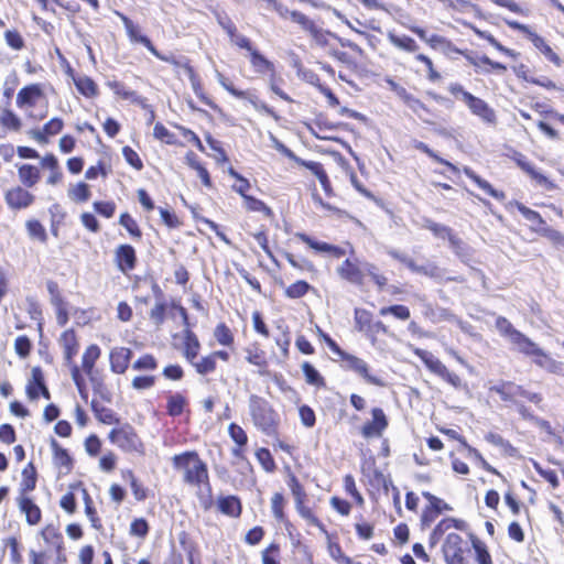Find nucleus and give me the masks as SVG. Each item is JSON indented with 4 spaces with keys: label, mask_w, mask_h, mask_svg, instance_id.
<instances>
[{
    "label": "nucleus",
    "mask_w": 564,
    "mask_h": 564,
    "mask_svg": "<svg viewBox=\"0 0 564 564\" xmlns=\"http://www.w3.org/2000/svg\"><path fill=\"white\" fill-rule=\"evenodd\" d=\"M174 467L183 473V480L192 486L206 485L209 478L206 464L196 452H186L173 457Z\"/></svg>",
    "instance_id": "obj_1"
},
{
    "label": "nucleus",
    "mask_w": 564,
    "mask_h": 564,
    "mask_svg": "<svg viewBox=\"0 0 564 564\" xmlns=\"http://www.w3.org/2000/svg\"><path fill=\"white\" fill-rule=\"evenodd\" d=\"M249 411L257 429L268 435L275 432L279 415L268 401L258 395H251L249 399Z\"/></svg>",
    "instance_id": "obj_2"
},
{
    "label": "nucleus",
    "mask_w": 564,
    "mask_h": 564,
    "mask_svg": "<svg viewBox=\"0 0 564 564\" xmlns=\"http://www.w3.org/2000/svg\"><path fill=\"white\" fill-rule=\"evenodd\" d=\"M116 14L120 18L126 29L129 41L132 44H141L147 47L155 57L164 62H171V58L162 55L158 52V50L153 46L151 40L142 33L141 28L131 21L128 17H126L121 12H116Z\"/></svg>",
    "instance_id": "obj_3"
},
{
    "label": "nucleus",
    "mask_w": 564,
    "mask_h": 564,
    "mask_svg": "<svg viewBox=\"0 0 564 564\" xmlns=\"http://www.w3.org/2000/svg\"><path fill=\"white\" fill-rule=\"evenodd\" d=\"M109 440L126 452H140L142 443L134 432L133 427L124 424L118 429H113L109 433Z\"/></svg>",
    "instance_id": "obj_4"
},
{
    "label": "nucleus",
    "mask_w": 564,
    "mask_h": 564,
    "mask_svg": "<svg viewBox=\"0 0 564 564\" xmlns=\"http://www.w3.org/2000/svg\"><path fill=\"white\" fill-rule=\"evenodd\" d=\"M414 354L424 362V365L435 375L440 376L448 383L454 387H459L460 378L448 371L445 365L436 358L432 352L416 348L414 349Z\"/></svg>",
    "instance_id": "obj_5"
},
{
    "label": "nucleus",
    "mask_w": 564,
    "mask_h": 564,
    "mask_svg": "<svg viewBox=\"0 0 564 564\" xmlns=\"http://www.w3.org/2000/svg\"><path fill=\"white\" fill-rule=\"evenodd\" d=\"M340 358L344 362V368L346 370L354 371L355 373L360 376L367 383L378 387L384 386V382L381 378L370 372V368L364 359L345 351L343 352Z\"/></svg>",
    "instance_id": "obj_6"
},
{
    "label": "nucleus",
    "mask_w": 564,
    "mask_h": 564,
    "mask_svg": "<svg viewBox=\"0 0 564 564\" xmlns=\"http://www.w3.org/2000/svg\"><path fill=\"white\" fill-rule=\"evenodd\" d=\"M464 102L473 115L479 117L485 123L495 126L497 123L496 111L482 99L471 95H464Z\"/></svg>",
    "instance_id": "obj_7"
},
{
    "label": "nucleus",
    "mask_w": 564,
    "mask_h": 564,
    "mask_svg": "<svg viewBox=\"0 0 564 564\" xmlns=\"http://www.w3.org/2000/svg\"><path fill=\"white\" fill-rule=\"evenodd\" d=\"M371 414L372 420L367 422L361 429V434L366 438L380 437L388 426V419L382 409L375 408Z\"/></svg>",
    "instance_id": "obj_8"
},
{
    "label": "nucleus",
    "mask_w": 564,
    "mask_h": 564,
    "mask_svg": "<svg viewBox=\"0 0 564 564\" xmlns=\"http://www.w3.org/2000/svg\"><path fill=\"white\" fill-rule=\"evenodd\" d=\"M43 96L42 86L40 84H31L20 89L15 102L21 109H30L33 108Z\"/></svg>",
    "instance_id": "obj_9"
},
{
    "label": "nucleus",
    "mask_w": 564,
    "mask_h": 564,
    "mask_svg": "<svg viewBox=\"0 0 564 564\" xmlns=\"http://www.w3.org/2000/svg\"><path fill=\"white\" fill-rule=\"evenodd\" d=\"M463 539L456 533H449L446 536L443 552L447 564H463Z\"/></svg>",
    "instance_id": "obj_10"
},
{
    "label": "nucleus",
    "mask_w": 564,
    "mask_h": 564,
    "mask_svg": "<svg viewBox=\"0 0 564 564\" xmlns=\"http://www.w3.org/2000/svg\"><path fill=\"white\" fill-rule=\"evenodd\" d=\"M6 203L12 209H23L34 202V196L21 186H15L6 192Z\"/></svg>",
    "instance_id": "obj_11"
},
{
    "label": "nucleus",
    "mask_w": 564,
    "mask_h": 564,
    "mask_svg": "<svg viewBox=\"0 0 564 564\" xmlns=\"http://www.w3.org/2000/svg\"><path fill=\"white\" fill-rule=\"evenodd\" d=\"M58 344L63 349V356L66 365H72L79 347L75 332L73 329L64 330L58 338Z\"/></svg>",
    "instance_id": "obj_12"
},
{
    "label": "nucleus",
    "mask_w": 564,
    "mask_h": 564,
    "mask_svg": "<svg viewBox=\"0 0 564 564\" xmlns=\"http://www.w3.org/2000/svg\"><path fill=\"white\" fill-rule=\"evenodd\" d=\"M132 351L127 347H116L110 352V367L116 373H124L129 367Z\"/></svg>",
    "instance_id": "obj_13"
},
{
    "label": "nucleus",
    "mask_w": 564,
    "mask_h": 564,
    "mask_svg": "<svg viewBox=\"0 0 564 564\" xmlns=\"http://www.w3.org/2000/svg\"><path fill=\"white\" fill-rule=\"evenodd\" d=\"M18 506L20 511L25 514V520L30 525H35L41 521V509L31 498L25 495H21L18 498Z\"/></svg>",
    "instance_id": "obj_14"
},
{
    "label": "nucleus",
    "mask_w": 564,
    "mask_h": 564,
    "mask_svg": "<svg viewBox=\"0 0 564 564\" xmlns=\"http://www.w3.org/2000/svg\"><path fill=\"white\" fill-rule=\"evenodd\" d=\"M152 292L155 295L156 302L154 306L151 308L149 316L151 322L155 326H161L165 318L166 304L162 299V291L156 283L151 284Z\"/></svg>",
    "instance_id": "obj_15"
},
{
    "label": "nucleus",
    "mask_w": 564,
    "mask_h": 564,
    "mask_svg": "<svg viewBox=\"0 0 564 564\" xmlns=\"http://www.w3.org/2000/svg\"><path fill=\"white\" fill-rule=\"evenodd\" d=\"M338 274L355 284H360L364 279V273L357 261L345 260L337 269Z\"/></svg>",
    "instance_id": "obj_16"
},
{
    "label": "nucleus",
    "mask_w": 564,
    "mask_h": 564,
    "mask_svg": "<svg viewBox=\"0 0 564 564\" xmlns=\"http://www.w3.org/2000/svg\"><path fill=\"white\" fill-rule=\"evenodd\" d=\"M296 237L317 252L329 253L335 258H340L345 253L344 250L339 247L329 245L327 242L316 241L305 234H297Z\"/></svg>",
    "instance_id": "obj_17"
},
{
    "label": "nucleus",
    "mask_w": 564,
    "mask_h": 564,
    "mask_svg": "<svg viewBox=\"0 0 564 564\" xmlns=\"http://www.w3.org/2000/svg\"><path fill=\"white\" fill-rule=\"evenodd\" d=\"M116 261L122 272L132 270L135 263L134 249L129 245H122L116 250Z\"/></svg>",
    "instance_id": "obj_18"
},
{
    "label": "nucleus",
    "mask_w": 564,
    "mask_h": 564,
    "mask_svg": "<svg viewBox=\"0 0 564 564\" xmlns=\"http://www.w3.org/2000/svg\"><path fill=\"white\" fill-rule=\"evenodd\" d=\"M41 165L44 169L50 170V176L47 177V181H46L47 184L56 185L62 182L63 173L59 167L58 160L54 154L48 153V154L44 155L41 160Z\"/></svg>",
    "instance_id": "obj_19"
},
{
    "label": "nucleus",
    "mask_w": 564,
    "mask_h": 564,
    "mask_svg": "<svg viewBox=\"0 0 564 564\" xmlns=\"http://www.w3.org/2000/svg\"><path fill=\"white\" fill-rule=\"evenodd\" d=\"M519 351L530 356H543V351L538 347L536 344L531 341L521 333H512L511 341Z\"/></svg>",
    "instance_id": "obj_20"
},
{
    "label": "nucleus",
    "mask_w": 564,
    "mask_h": 564,
    "mask_svg": "<svg viewBox=\"0 0 564 564\" xmlns=\"http://www.w3.org/2000/svg\"><path fill=\"white\" fill-rule=\"evenodd\" d=\"M217 506L221 513L232 518H237L241 513V503L236 496L219 497Z\"/></svg>",
    "instance_id": "obj_21"
},
{
    "label": "nucleus",
    "mask_w": 564,
    "mask_h": 564,
    "mask_svg": "<svg viewBox=\"0 0 564 564\" xmlns=\"http://www.w3.org/2000/svg\"><path fill=\"white\" fill-rule=\"evenodd\" d=\"M199 348L200 344L198 341V338L192 330L186 328L184 330V356L187 359V361L193 364V361L196 359L198 355Z\"/></svg>",
    "instance_id": "obj_22"
},
{
    "label": "nucleus",
    "mask_w": 564,
    "mask_h": 564,
    "mask_svg": "<svg viewBox=\"0 0 564 564\" xmlns=\"http://www.w3.org/2000/svg\"><path fill=\"white\" fill-rule=\"evenodd\" d=\"M530 40L532 44L552 63L556 66H561L562 59L560 56L550 47L543 37L536 33H530Z\"/></svg>",
    "instance_id": "obj_23"
},
{
    "label": "nucleus",
    "mask_w": 564,
    "mask_h": 564,
    "mask_svg": "<svg viewBox=\"0 0 564 564\" xmlns=\"http://www.w3.org/2000/svg\"><path fill=\"white\" fill-rule=\"evenodd\" d=\"M100 348L97 345H89L82 356V370L90 376L93 373L94 366L100 357Z\"/></svg>",
    "instance_id": "obj_24"
},
{
    "label": "nucleus",
    "mask_w": 564,
    "mask_h": 564,
    "mask_svg": "<svg viewBox=\"0 0 564 564\" xmlns=\"http://www.w3.org/2000/svg\"><path fill=\"white\" fill-rule=\"evenodd\" d=\"M51 448L53 452V463L58 468L70 469L72 459L65 448H63L54 438L51 440Z\"/></svg>",
    "instance_id": "obj_25"
},
{
    "label": "nucleus",
    "mask_w": 564,
    "mask_h": 564,
    "mask_svg": "<svg viewBox=\"0 0 564 564\" xmlns=\"http://www.w3.org/2000/svg\"><path fill=\"white\" fill-rule=\"evenodd\" d=\"M20 182L26 187H33L40 180V171L30 164H22L18 169Z\"/></svg>",
    "instance_id": "obj_26"
},
{
    "label": "nucleus",
    "mask_w": 564,
    "mask_h": 564,
    "mask_svg": "<svg viewBox=\"0 0 564 564\" xmlns=\"http://www.w3.org/2000/svg\"><path fill=\"white\" fill-rule=\"evenodd\" d=\"M300 165L308 169L318 178L323 189L327 194L330 193V191H332L330 182H329L328 176H327L326 172L324 171L321 163L303 160Z\"/></svg>",
    "instance_id": "obj_27"
},
{
    "label": "nucleus",
    "mask_w": 564,
    "mask_h": 564,
    "mask_svg": "<svg viewBox=\"0 0 564 564\" xmlns=\"http://www.w3.org/2000/svg\"><path fill=\"white\" fill-rule=\"evenodd\" d=\"M293 494L295 495V498H296V510L300 513V516L304 520H306L307 523H310L312 525L319 527L321 523H319L318 519L314 516V513L312 512V510L308 507L303 505L302 495L300 492V488H299L297 484H295V486L293 487Z\"/></svg>",
    "instance_id": "obj_28"
},
{
    "label": "nucleus",
    "mask_w": 564,
    "mask_h": 564,
    "mask_svg": "<svg viewBox=\"0 0 564 564\" xmlns=\"http://www.w3.org/2000/svg\"><path fill=\"white\" fill-rule=\"evenodd\" d=\"M74 84L78 91L85 97L91 98L95 97L98 93L97 85L91 78L87 76H78L74 78Z\"/></svg>",
    "instance_id": "obj_29"
},
{
    "label": "nucleus",
    "mask_w": 564,
    "mask_h": 564,
    "mask_svg": "<svg viewBox=\"0 0 564 564\" xmlns=\"http://www.w3.org/2000/svg\"><path fill=\"white\" fill-rule=\"evenodd\" d=\"M426 43L432 48L441 50V51H443L446 54H448L451 52L463 53V51H460L459 48L455 47L448 40H446L445 37H443L441 35H437V34L430 35L429 39H426Z\"/></svg>",
    "instance_id": "obj_30"
},
{
    "label": "nucleus",
    "mask_w": 564,
    "mask_h": 564,
    "mask_svg": "<svg viewBox=\"0 0 564 564\" xmlns=\"http://www.w3.org/2000/svg\"><path fill=\"white\" fill-rule=\"evenodd\" d=\"M68 197L76 203L87 202L90 197L89 185L79 182L68 188Z\"/></svg>",
    "instance_id": "obj_31"
},
{
    "label": "nucleus",
    "mask_w": 564,
    "mask_h": 564,
    "mask_svg": "<svg viewBox=\"0 0 564 564\" xmlns=\"http://www.w3.org/2000/svg\"><path fill=\"white\" fill-rule=\"evenodd\" d=\"M388 39L391 44H393L395 47L406 51V52H415L417 50V44L415 41L406 35L399 36L394 33H389Z\"/></svg>",
    "instance_id": "obj_32"
},
{
    "label": "nucleus",
    "mask_w": 564,
    "mask_h": 564,
    "mask_svg": "<svg viewBox=\"0 0 564 564\" xmlns=\"http://www.w3.org/2000/svg\"><path fill=\"white\" fill-rule=\"evenodd\" d=\"M466 175L471 178L481 189L498 200H503L506 195L503 192L495 189L487 181L482 180L471 171H466Z\"/></svg>",
    "instance_id": "obj_33"
},
{
    "label": "nucleus",
    "mask_w": 564,
    "mask_h": 564,
    "mask_svg": "<svg viewBox=\"0 0 564 564\" xmlns=\"http://www.w3.org/2000/svg\"><path fill=\"white\" fill-rule=\"evenodd\" d=\"M250 63L254 70L258 73L273 72L274 68L273 64L263 55H261L257 50L251 51Z\"/></svg>",
    "instance_id": "obj_34"
},
{
    "label": "nucleus",
    "mask_w": 564,
    "mask_h": 564,
    "mask_svg": "<svg viewBox=\"0 0 564 564\" xmlns=\"http://www.w3.org/2000/svg\"><path fill=\"white\" fill-rule=\"evenodd\" d=\"M43 388L42 372L39 368L32 370V381L26 387V392L30 399L35 400L41 393Z\"/></svg>",
    "instance_id": "obj_35"
},
{
    "label": "nucleus",
    "mask_w": 564,
    "mask_h": 564,
    "mask_svg": "<svg viewBox=\"0 0 564 564\" xmlns=\"http://www.w3.org/2000/svg\"><path fill=\"white\" fill-rule=\"evenodd\" d=\"M302 370L305 376V380L308 384H312L315 387H324L325 386L324 378L310 362H304L302 365Z\"/></svg>",
    "instance_id": "obj_36"
},
{
    "label": "nucleus",
    "mask_w": 564,
    "mask_h": 564,
    "mask_svg": "<svg viewBox=\"0 0 564 564\" xmlns=\"http://www.w3.org/2000/svg\"><path fill=\"white\" fill-rule=\"evenodd\" d=\"M490 391L498 393L502 400L509 401L512 397L518 395V391H521V387L514 386L510 382H503L500 386H494Z\"/></svg>",
    "instance_id": "obj_37"
},
{
    "label": "nucleus",
    "mask_w": 564,
    "mask_h": 564,
    "mask_svg": "<svg viewBox=\"0 0 564 564\" xmlns=\"http://www.w3.org/2000/svg\"><path fill=\"white\" fill-rule=\"evenodd\" d=\"M158 368L156 359L149 354L141 356L132 364V369L138 371H153Z\"/></svg>",
    "instance_id": "obj_38"
},
{
    "label": "nucleus",
    "mask_w": 564,
    "mask_h": 564,
    "mask_svg": "<svg viewBox=\"0 0 564 564\" xmlns=\"http://www.w3.org/2000/svg\"><path fill=\"white\" fill-rule=\"evenodd\" d=\"M514 206L517 207V209L522 214V216L532 224V226H534V229L538 230L536 227L541 226L544 224V220L542 219V217L540 216L539 213H536L535 210H532L530 208H528L527 206H524L523 204L521 203H514Z\"/></svg>",
    "instance_id": "obj_39"
},
{
    "label": "nucleus",
    "mask_w": 564,
    "mask_h": 564,
    "mask_svg": "<svg viewBox=\"0 0 564 564\" xmlns=\"http://www.w3.org/2000/svg\"><path fill=\"white\" fill-rule=\"evenodd\" d=\"M214 337L223 346H231L234 343V335L224 323L216 326Z\"/></svg>",
    "instance_id": "obj_40"
},
{
    "label": "nucleus",
    "mask_w": 564,
    "mask_h": 564,
    "mask_svg": "<svg viewBox=\"0 0 564 564\" xmlns=\"http://www.w3.org/2000/svg\"><path fill=\"white\" fill-rule=\"evenodd\" d=\"M0 124L11 130L18 131L21 128L20 118L11 110L4 109L0 115Z\"/></svg>",
    "instance_id": "obj_41"
},
{
    "label": "nucleus",
    "mask_w": 564,
    "mask_h": 564,
    "mask_svg": "<svg viewBox=\"0 0 564 564\" xmlns=\"http://www.w3.org/2000/svg\"><path fill=\"white\" fill-rule=\"evenodd\" d=\"M83 496H84V501H85V513H86V516L88 517L91 525L95 529H100L101 528L100 520L97 517L96 510L93 507V501H91V499H90V497H89V495H88L86 489H83Z\"/></svg>",
    "instance_id": "obj_42"
},
{
    "label": "nucleus",
    "mask_w": 564,
    "mask_h": 564,
    "mask_svg": "<svg viewBox=\"0 0 564 564\" xmlns=\"http://www.w3.org/2000/svg\"><path fill=\"white\" fill-rule=\"evenodd\" d=\"M311 286L307 282L302 280L296 281L285 289V295L289 299H300L308 292Z\"/></svg>",
    "instance_id": "obj_43"
},
{
    "label": "nucleus",
    "mask_w": 564,
    "mask_h": 564,
    "mask_svg": "<svg viewBox=\"0 0 564 564\" xmlns=\"http://www.w3.org/2000/svg\"><path fill=\"white\" fill-rule=\"evenodd\" d=\"M423 227L429 229L430 231H432L435 237L441 238V239H447L449 237V235L452 234L451 228H448L444 225L437 224L431 219H424Z\"/></svg>",
    "instance_id": "obj_44"
},
{
    "label": "nucleus",
    "mask_w": 564,
    "mask_h": 564,
    "mask_svg": "<svg viewBox=\"0 0 564 564\" xmlns=\"http://www.w3.org/2000/svg\"><path fill=\"white\" fill-rule=\"evenodd\" d=\"M422 495L427 500V505L432 507V509L438 514H441L444 511H451L453 509L448 503H446L438 497L432 495L431 492L424 491Z\"/></svg>",
    "instance_id": "obj_45"
},
{
    "label": "nucleus",
    "mask_w": 564,
    "mask_h": 564,
    "mask_svg": "<svg viewBox=\"0 0 564 564\" xmlns=\"http://www.w3.org/2000/svg\"><path fill=\"white\" fill-rule=\"evenodd\" d=\"M25 226H26L28 234L32 239H36L40 241L46 240L45 228L42 226V224L40 221L28 220Z\"/></svg>",
    "instance_id": "obj_46"
},
{
    "label": "nucleus",
    "mask_w": 564,
    "mask_h": 564,
    "mask_svg": "<svg viewBox=\"0 0 564 564\" xmlns=\"http://www.w3.org/2000/svg\"><path fill=\"white\" fill-rule=\"evenodd\" d=\"M379 313L381 316L392 314L393 316L402 321H406L408 318H410V310L404 305H392L388 307H382Z\"/></svg>",
    "instance_id": "obj_47"
},
{
    "label": "nucleus",
    "mask_w": 564,
    "mask_h": 564,
    "mask_svg": "<svg viewBox=\"0 0 564 564\" xmlns=\"http://www.w3.org/2000/svg\"><path fill=\"white\" fill-rule=\"evenodd\" d=\"M156 382V377L152 375L137 376L132 379L131 386L135 390L151 389Z\"/></svg>",
    "instance_id": "obj_48"
},
{
    "label": "nucleus",
    "mask_w": 564,
    "mask_h": 564,
    "mask_svg": "<svg viewBox=\"0 0 564 564\" xmlns=\"http://www.w3.org/2000/svg\"><path fill=\"white\" fill-rule=\"evenodd\" d=\"M185 399L181 394H174L169 398L167 412L172 416H177L183 412Z\"/></svg>",
    "instance_id": "obj_49"
},
{
    "label": "nucleus",
    "mask_w": 564,
    "mask_h": 564,
    "mask_svg": "<svg viewBox=\"0 0 564 564\" xmlns=\"http://www.w3.org/2000/svg\"><path fill=\"white\" fill-rule=\"evenodd\" d=\"M192 365L200 375L210 373L216 368V361L214 360V357H212V355L203 357L199 361L194 360Z\"/></svg>",
    "instance_id": "obj_50"
},
{
    "label": "nucleus",
    "mask_w": 564,
    "mask_h": 564,
    "mask_svg": "<svg viewBox=\"0 0 564 564\" xmlns=\"http://www.w3.org/2000/svg\"><path fill=\"white\" fill-rule=\"evenodd\" d=\"M130 534L137 538H145L149 533V524L143 518L134 519L130 524Z\"/></svg>",
    "instance_id": "obj_51"
},
{
    "label": "nucleus",
    "mask_w": 564,
    "mask_h": 564,
    "mask_svg": "<svg viewBox=\"0 0 564 564\" xmlns=\"http://www.w3.org/2000/svg\"><path fill=\"white\" fill-rule=\"evenodd\" d=\"M256 457L258 462L261 464L264 470L272 471L275 468L274 460L271 456V453L267 448H259L256 452Z\"/></svg>",
    "instance_id": "obj_52"
},
{
    "label": "nucleus",
    "mask_w": 564,
    "mask_h": 564,
    "mask_svg": "<svg viewBox=\"0 0 564 564\" xmlns=\"http://www.w3.org/2000/svg\"><path fill=\"white\" fill-rule=\"evenodd\" d=\"M228 433L236 445L245 446L247 444L248 436L239 425L231 423L228 427Z\"/></svg>",
    "instance_id": "obj_53"
},
{
    "label": "nucleus",
    "mask_w": 564,
    "mask_h": 564,
    "mask_svg": "<svg viewBox=\"0 0 564 564\" xmlns=\"http://www.w3.org/2000/svg\"><path fill=\"white\" fill-rule=\"evenodd\" d=\"M243 202H245V207L248 210L264 213L265 215H270V213H271L270 208L263 202H261L254 197L247 195L243 197Z\"/></svg>",
    "instance_id": "obj_54"
},
{
    "label": "nucleus",
    "mask_w": 564,
    "mask_h": 564,
    "mask_svg": "<svg viewBox=\"0 0 564 564\" xmlns=\"http://www.w3.org/2000/svg\"><path fill=\"white\" fill-rule=\"evenodd\" d=\"M270 141L272 143V147L285 155L286 158L293 160L297 164H301L303 161L301 158L296 156L292 150H290L288 147H285L281 141H279L272 133H270Z\"/></svg>",
    "instance_id": "obj_55"
},
{
    "label": "nucleus",
    "mask_w": 564,
    "mask_h": 564,
    "mask_svg": "<svg viewBox=\"0 0 564 564\" xmlns=\"http://www.w3.org/2000/svg\"><path fill=\"white\" fill-rule=\"evenodd\" d=\"M23 481L21 484L23 491H32L35 488L36 477L33 466L30 464L29 467L24 468Z\"/></svg>",
    "instance_id": "obj_56"
},
{
    "label": "nucleus",
    "mask_w": 564,
    "mask_h": 564,
    "mask_svg": "<svg viewBox=\"0 0 564 564\" xmlns=\"http://www.w3.org/2000/svg\"><path fill=\"white\" fill-rule=\"evenodd\" d=\"M153 135L167 144H175L176 139L162 123L158 122L153 129Z\"/></svg>",
    "instance_id": "obj_57"
},
{
    "label": "nucleus",
    "mask_w": 564,
    "mask_h": 564,
    "mask_svg": "<svg viewBox=\"0 0 564 564\" xmlns=\"http://www.w3.org/2000/svg\"><path fill=\"white\" fill-rule=\"evenodd\" d=\"M122 155L128 164H130L135 170L140 171L143 169L142 160L140 159L139 154L130 147H124L122 149Z\"/></svg>",
    "instance_id": "obj_58"
},
{
    "label": "nucleus",
    "mask_w": 564,
    "mask_h": 564,
    "mask_svg": "<svg viewBox=\"0 0 564 564\" xmlns=\"http://www.w3.org/2000/svg\"><path fill=\"white\" fill-rule=\"evenodd\" d=\"M416 273L423 274V275H426V276H430V278H433L436 280H441L443 278L442 270L433 263H426V264L419 265Z\"/></svg>",
    "instance_id": "obj_59"
},
{
    "label": "nucleus",
    "mask_w": 564,
    "mask_h": 564,
    "mask_svg": "<svg viewBox=\"0 0 564 564\" xmlns=\"http://www.w3.org/2000/svg\"><path fill=\"white\" fill-rule=\"evenodd\" d=\"M460 524L459 520L453 518L444 519L434 528V535H443L451 528L460 529Z\"/></svg>",
    "instance_id": "obj_60"
},
{
    "label": "nucleus",
    "mask_w": 564,
    "mask_h": 564,
    "mask_svg": "<svg viewBox=\"0 0 564 564\" xmlns=\"http://www.w3.org/2000/svg\"><path fill=\"white\" fill-rule=\"evenodd\" d=\"M4 39L7 44L13 50H21L24 46V41L19 32L13 30H8L4 33Z\"/></svg>",
    "instance_id": "obj_61"
},
{
    "label": "nucleus",
    "mask_w": 564,
    "mask_h": 564,
    "mask_svg": "<svg viewBox=\"0 0 564 564\" xmlns=\"http://www.w3.org/2000/svg\"><path fill=\"white\" fill-rule=\"evenodd\" d=\"M120 225L123 226L130 235L133 237H140L141 232L138 228L135 220L129 214H122L119 220Z\"/></svg>",
    "instance_id": "obj_62"
},
{
    "label": "nucleus",
    "mask_w": 564,
    "mask_h": 564,
    "mask_svg": "<svg viewBox=\"0 0 564 564\" xmlns=\"http://www.w3.org/2000/svg\"><path fill=\"white\" fill-rule=\"evenodd\" d=\"M496 327L500 334L507 336L510 341H512V333H520L519 330L514 329L511 323L505 317L497 318Z\"/></svg>",
    "instance_id": "obj_63"
},
{
    "label": "nucleus",
    "mask_w": 564,
    "mask_h": 564,
    "mask_svg": "<svg viewBox=\"0 0 564 564\" xmlns=\"http://www.w3.org/2000/svg\"><path fill=\"white\" fill-rule=\"evenodd\" d=\"M14 349L20 357L25 358L31 350L30 339L26 336H19L14 341Z\"/></svg>",
    "instance_id": "obj_64"
}]
</instances>
